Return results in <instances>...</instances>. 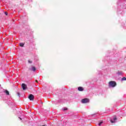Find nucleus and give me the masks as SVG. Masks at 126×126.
<instances>
[{"instance_id": "nucleus-1", "label": "nucleus", "mask_w": 126, "mask_h": 126, "mask_svg": "<svg viewBox=\"0 0 126 126\" xmlns=\"http://www.w3.org/2000/svg\"><path fill=\"white\" fill-rule=\"evenodd\" d=\"M108 85L109 87H116V86H117V83L114 81H111L109 82Z\"/></svg>"}, {"instance_id": "nucleus-2", "label": "nucleus", "mask_w": 126, "mask_h": 126, "mask_svg": "<svg viewBox=\"0 0 126 126\" xmlns=\"http://www.w3.org/2000/svg\"><path fill=\"white\" fill-rule=\"evenodd\" d=\"M81 102H82V103H83V104H85L86 103H88V102H89V99L84 98V99H82Z\"/></svg>"}, {"instance_id": "nucleus-3", "label": "nucleus", "mask_w": 126, "mask_h": 126, "mask_svg": "<svg viewBox=\"0 0 126 126\" xmlns=\"http://www.w3.org/2000/svg\"><path fill=\"white\" fill-rule=\"evenodd\" d=\"M29 99L30 101H33V100H34V95L32 94H30L29 96Z\"/></svg>"}, {"instance_id": "nucleus-4", "label": "nucleus", "mask_w": 126, "mask_h": 126, "mask_svg": "<svg viewBox=\"0 0 126 126\" xmlns=\"http://www.w3.org/2000/svg\"><path fill=\"white\" fill-rule=\"evenodd\" d=\"M22 87L24 90H26V88H27V85H26L25 84H22Z\"/></svg>"}, {"instance_id": "nucleus-5", "label": "nucleus", "mask_w": 126, "mask_h": 126, "mask_svg": "<svg viewBox=\"0 0 126 126\" xmlns=\"http://www.w3.org/2000/svg\"><path fill=\"white\" fill-rule=\"evenodd\" d=\"M117 120V117H115L114 118H113V120H111L110 122L111 123H112V124L114 123H116V120Z\"/></svg>"}, {"instance_id": "nucleus-6", "label": "nucleus", "mask_w": 126, "mask_h": 126, "mask_svg": "<svg viewBox=\"0 0 126 126\" xmlns=\"http://www.w3.org/2000/svg\"><path fill=\"white\" fill-rule=\"evenodd\" d=\"M78 90L79 91H83V90H84V89H83V88H82V87H79L78 88Z\"/></svg>"}, {"instance_id": "nucleus-7", "label": "nucleus", "mask_w": 126, "mask_h": 126, "mask_svg": "<svg viewBox=\"0 0 126 126\" xmlns=\"http://www.w3.org/2000/svg\"><path fill=\"white\" fill-rule=\"evenodd\" d=\"M4 93H5V94L6 95H9V92H8V91L5 90H4L3 91Z\"/></svg>"}, {"instance_id": "nucleus-8", "label": "nucleus", "mask_w": 126, "mask_h": 126, "mask_svg": "<svg viewBox=\"0 0 126 126\" xmlns=\"http://www.w3.org/2000/svg\"><path fill=\"white\" fill-rule=\"evenodd\" d=\"M117 74L118 75H122V74H123V72H122V71H118L117 72Z\"/></svg>"}, {"instance_id": "nucleus-9", "label": "nucleus", "mask_w": 126, "mask_h": 126, "mask_svg": "<svg viewBox=\"0 0 126 126\" xmlns=\"http://www.w3.org/2000/svg\"><path fill=\"white\" fill-rule=\"evenodd\" d=\"M31 70H32V71H36V68L35 67H32Z\"/></svg>"}, {"instance_id": "nucleus-10", "label": "nucleus", "mask_w": 126, "mask_h": 126, "mask_svg": "<svg viewBox=\"0 0 126 126\" xmlns=\"http://www.w3.org/2000/svg\"><path fill=\"white\" fill-rule=\"evenodd\" d=\"M20 47H24V43H20Z\"/></svg>"}, {"instance_id": "nucleus-11", "label": "nucleus", "mask_w": 126, "mask_h": 126, "mask_svg": "<svg viewBox=\"0 0 126 126\" xmlns=\"http://www.w3.org/2000/svg\"><path fill=\"white\" fill-rule=\"evenodd\" d=\"M102 124H103V122H100L99 124H98V126H101V125H102Z\"/></svg>"}, {"instance_id": "nucleus-12", "label": "nucleus", "mask_w": 126, "mask_h": 126, "mask_svg": "<svg viewBox=\"0 0 126 126\" xmlns=\"http://www.w3.org/2000/svg\"><path fill=\"white\" fill-rule=\"evenodd\" d=\"M122 80H126V77H123L122 78Z\"/></svg>"}, {"instance_id": "nucleus-13", "label": "nucleus", "mask_w": 126, "mask_h": 126, "mask_svg": "<svg viewBox=\"0 0 126 126\" xmlns=\"http://www.w3.org/2000/svg\"><path fill=\"white\" fill-rule=\"evenodd\" d=\"M29 63H32V61H31L30 60L28 61Z\"/></svg>"}, {"instance_id": "nucleus-14", "label": "nucleus", "mask_w": 126, "mask_h": 126, "mask_svg": "<svg viewBox=\"0 0 126 126\" xmlns=\"http://www.w3.org/2000/svg\"><path fill=\"white\" fill-rule=\"evenodd\" d=\"M63 110V111H66V110H67V108L64 107Z\"/></svg>"}, {"instance_id": "nucleus-15", "label": "nucleus", "mask_w": 126, "mask_h": 126, "mask_svg": "<svg viewBox=\"0 0 126 126\" xmlns=\"http://www.w3.org/2000/svg\"><path fill=\"white\" fill-rule=\"evenodd\" d=\"M18 96H20V94L19 93H17Z\"/></svg>"}, {"instance_id": "nucleus-16", "label": "nucleus", "mask_w": 126, "mask_h": 126, "mask_svg": "<svg viewBox=\"0 0 126 126\" xmlns=\"http://www.w3.org/2000/svg\"><path fill=\"white\" fill-rule=\"evenodd\" d=\"M5 15H7V12H5Z\"/></svg>"}, {"instance_id": "nucleus-17", "label": "nucleus", "mask_w": 126, "mask_h": 126, "mask_svg": "<svg viewBox=\"0 0 126 126\" xmlns=\"http://www.w3.org/2000/svg\"><path fill=\"white\" fill-rule=\"evenodd\" d=\"M36 82H38V81L36 80Z\"/></svg>"}, {"instance_id": "nucleus-18", "label": "nucleus", "mask_w": 126, "mask_h": 126, "mask_svg": "<svg viewBox=\"0 0 126 126\" xmlns=\"http://www.w3.org/2000/svg\"><path fill=\"white\" fill-rule=\"evenodd\" d=\"M19 119H20V120H21V118H19Z\"/></svg>"}]
</instances>
